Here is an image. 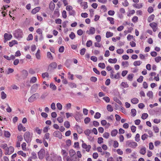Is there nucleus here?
<instances>
[{"label": "nucleus", "instance_id": "c9c22d12", "mask_svg": "<svg viewBox=\"0 0 161 161\" xmlns=\"http://www.w3.org/2000/svg\"><path fill=\"white\" fill-rule=\"evenodd\" d=\"M84 133L86 136H89L91 133V131L89 129H87L85 130Z\"/></svg>", "mask_w": 161, "mask_h": 161}, {"label": "nucleus", "instance_id": "4be33fe9", "mask_svg": "<svg viewBox=\"0 0 161 161\" xmlns=\"http://www.w3.org/2000/svg\"><path fill=\"white\" fill-rule=\"evenodd\" d=\"M140 153L142 155H144L146 153V148L145 147H142L140 150Z\"/></svg>", "mask_w": 161, "mask_h": 161}, {"label": "nucleus", "instance_id": "5701e85b", "mask_svg": "<svg viewBox=\"0 0 161 161\" xmlns=\"http://www.w3.org/2000/svg\"><path fill=\"white\" fill-rule=\"evenodd\" d=\"M131 102L133 104H136L138 103L139 100L137 98H134L131 100Z\"/></svg>", "mask_w": 161, "mask_h": 161}, {"label": "nucleus", "instance_id": "9b49d317", "mask_svg": "<svg viewBox=\"0 0 161 161\" xmlns=\"http://www.w3.org/2000/svg\"><path fill=\"white\" fill-rule=\"evenodd\" d=\"M95 29L94 27H91L89 31H87L86 32L88 35H93L95 33Z\"/></svg>", "mask_w": 161, "mask_h": 161}, {"label": "nucleus", "instance_id": "2f4dec72", "mask_svg": "<svg viewBox=\"0 0 161 161\" xmlns=\"http://www.w3.org/2000/svg\"><path fill=\"white\" fill-rule=\"evenodd\" d=\"M47 57L50 59L52 60L53 59V57L51 53L50 52H47Z\"/></svg>", "mask_w": 161, "mask_h": 161}, {"label": "nucleus", "instance_id": "c03bdc74", "mask_svg": "<svg viewBox=\"0 0 161 161\" xmlns=\"http://www.w3.org/2000/svg\"><path fill=\"white\" fill-rule=\"evenodd\" d=\"M54 14L57 17L59 15V13L58 9H56L54 11Z\"/></svg>", "mask_w": 161, "mask_h": 161}, {"label": "nucleus", "instance_id": "6e6552de", "mask_svg": "<svg viewBox=\"0 0 161 161\" xmlns=\"http://www.w3.org/2000/svg\"><path fill=\"white\" fill-rule=\"evenodd\" d=\"M53 135L55 137H58L59 139L62 138V135L59 131L57 130L54 131Z\"/></svg>", "mask_w": 161, "mask_h": 161}, {"label": "nucleus", "instance_id": "dca6fc26", "mask_svg": "<svg viewBox=\"0 0 161 161\" xmlns=\"http://www.w3.org/2000/svg\"><path fill=\"white\" fill-rule=\"evenodd\" d=\"M55 7V4L53 2H51L49 5V8L52 11H53Z\"/></svg>", "mask_w": 161, "mask_h": 161}, {"label": "nucleus", "instance_id": "aec40b11", "mask_svg": "<svg viewBox=\"0 0 161 161\" xmlns=\"http://www.w3.org/2000/svg\"><path fill=\"white\" fill-rule=\"evenodd\" d=\"M18 44V42H17V41L15 40H14L12 41L11 42H9V46L10 47H12L14 45L16 44Z\"/></svg>", "mask_w": 161, "mask_h": 161}, {"label": "nucleus", "instance_id": "ddd939ff", "mask_svg": "<svg viewBox=\"0 0 161 161\" xmlns=\"http://www.w3.org/2000/svg\"><path fill=\"white\" fill-rule=\"evenodd\" d=\"M4 38L6 39V40H9L12 38V36L11 34H8L7 33H5L4 35Z\"/></svg>", "mask_w": 161, "mask_h": 161}, {"label": "nucleus", "instance_id": "72a5a7b5", "mask_svg": "<svg viewBox=\"0 0 161 161\" xmlns=\"http://www.w3.org/2000/svg\"><path fill=\"white\" fill-rule=\"evenodd\" d=\"M134 76V75L133 74H130L129 75L127 76V79L130 81H131Z\"/></svg>", "mask_w": 161, "mask_h": 161}, {"label": "nucleus", "instance_id": "79ce46f5", "mask_svg": "<svg viewBox=\"0 0 161 161\" xmlns=\"http://www.w3.org/2000/svg\"><path fill=\"white\" fill-rule=\"evenodd\" d=\"M129 65L128 61L123 62L122 63V65L124 67H127Z\"/></svg>", "mask_w": 161, "mask_h": 161}, {"label": "nucleus", "instance_id": "393cba45", "mask_svg": "<svg viewBox=\"0 0 161 161\" xmlns=\"http://www.w3.org/2000/svg\"><path fill=\"white\" fill-rule=\"evenodd\" d=\"M80 5L81 6L83 7L84 9H85L88 8L87 3L86 2H83Z\"/></svg>", "mask_w": 161, "mask_h": 161}, {"label": "nucleus", "instance_id": "6ab92c4d", "mask_svg": "<svg viewBox=\"0 0 161 161\" xmlns=\"http://www.w3.org/2000/svg\"><path fill=\"white\" fill-rule=\"evenodd\" d=\"M40 9V7H36L34 9H33L31 11V13L33 14H35L37 12H38Z\"/></svg>", "mask_w": 161, "mask_h": 161}, {"label": "nucleus", "instance_id": "7c9ffc66", "mask_svg": "<svg viewBox=\"0 0 161 161\" xmlns=\"http://www.w3.org/2000/svg\"><path fill=\"white\" fill-rule=\"evenodd\" d=\"M37 80V79L35 77H32L30 80V83H34L36 82Z\"/></svg>", "mask_w": 161, "mask_h": 161}, {"label": "nucleus", "instance_id": "09e8293b", "mask_svg": "<svg viewBox=\"0 0 161 161\" xmlns=\"http://www.w3.org/2000/svg\"><path fill=\"white\" fill-rule=\"evenodd\" d=\"M1 147L5 150V152L7 150L8 147H7V144H4L2 145Z\"/></svg>", "mask_w": 161, "mask_h": 161}, {"label": "nucleus", "instance_id": "de8ad7c7", "mask_svg": "<svg viewBox=\"0 0 161 161\" xmlns=\"http://www.w3.org/2000/svg\"><path fill=\"white\" fill-rule=\"evenodd\" d=\"M18 154L21 155L24 157H25L26 156V154L25 153H23L22 151H19L17 152Z\"/></svg>", "mask_w": 161, "mask_h": 161}, {"label": "nucleus", "instance_id": "0eeeda50", "mask_svg": "<svg viewBox=\"0 0 161 161\" xmlns=\"http://www.w3.org/2000/svg\"><path fill=\"white\" fill-rule=\"evenodd\" d=\"M38 97V95L37 94H35L29 98L28 101L30 103H32Z\"/></svg>", "mask_w": 161, "mask_h": 161}, {"label": "nucleus", "instance_id": "cd10ccee", "mask_svg": "<svg viewBox=\"0 0 161 161\" xmlns=\"http://www.w3.org/2000/svg\"><path fill=\"white\" fill-rule=\"evenodd\" d=\"M147 95L149 98H151L153 97V93L152 91H149L147 93Z\"/></svg>", "mask_w": 161, "mask_h": 161}, {"label": "nucleus", "instance_id": "b1692460", "mask_svg": "<svg viewBox=\"0 0 161 161\" xmlns=\"http://www.w3.org/2000/svg\"><path fill=\"white\" fill-rule=\"evenodd\" d=\"M155 15L154 14H152L149 16L148 19V21L149 22H150L153 21Z\"/></svg>", "mask_w": 161, "mask_h": 161}, {"label": "nucleus", "instance_id": "69168bd1", "mask_svg": "<svg viewBox=\"0 0 161 161\" xmlns=\"http://www.w3.org/2000/svg\"><path fill=\"white\" fill-rule=\"evenodd\" d=\"M138 20V17L137 16H134L132 19V21L134 23H136L137 22Z\"/></svg>", "mask_w": 161, "mask_h": 161}, {"label": "nucleus", "instance_id": "412c9836", "mask_svg": "<svg viewBox=\"0 0 161 161\" xmlns=\"http://www.w3.org/2000/svg\"><path fill=\"white\" fill-rule=\"evenodd\" d=\"M49 66L51 68L56 69L57 67V64L55 62H53L49 64Z\"/></svg>", "mask_w": 161, "mask_h": 161}, {"label": "nucleus", "instance_id": "a18cd8bd", "mask_svg": "<svg viewBox=\"0 0 161 161\" xmlns=\"http://www.w3.org/2000/svg\"><path fill=\"white\" fill-rule=\"evenodd\" d=\"M92 42L91 40H89L87 42L86 45L87 47H89L92 46Z\"/></svg>", "mask_w": 161, "mask_h": 161}, {"label": "nucleus", "instance_id": "f8f14e48", "mask_svg": "<svg viewBox=\"0 0 161 161\" xmlns=\"http://www.w3.org/2000/svg\"><path fill=\"white\" fill-rule=\"evenodd\" d=\"M39 85L37 84H35L31 87V90L33 92H36L38 89Z\"/></svg>", "mask_w": 161, "mask_h": 161}, {"label": "nucleus", "instance_id": "49530a36", "mask_svg": "<svg viewBox=\"0 0 161 161\" xmlns=\"http://www.w3.org/2000/svg\"><path fill=\"white\" fill-rule=\"evenodd\" d=\"M57 108L60 110H61L62 109V104L60 103H58L57 104Z\"/></svg>", "mask_w": 161, "mask_h": 161}, {"label": "nucleus", "instance_id": "bf43d9fd", "mask_svg": "<svg viewBox=\"0 0 161 161\" xmlns=\"http://www.w3.org/2000/svg\"><path fill=\"white\" fill-rule=\"evenodd\" d=\"M26 144L25 142H23L21 145L22 148L23 150L25 151L26 150Z\"/></svg>", "mask_w": 161, "mask_h": 161}, {"label": "nucleus", "instance_id": "13d9d810", "mask_svg": "<svg viewBox=\"0 0 161 161\" xmlns=\"http://www.w3.org/2000/svg\"><path fill=\"white\" fill-rule=\"evenodd\" d=\"M4 135L6 137L8 138L10 136V134L9 132L5 131Z\"/></svg>", "mask_w": 161, "mask_h": 161}, {"label": "nucleus", "instance_id": "774afa93", "mask_svg": "<svg viewBox=\"0 0 161 161\" xmlns=\"http://www.w3.org/2000/svg\"><path fill=\"white\" fill-rule=\"evenodd\" d=\"M93 125L95 127H97L99 125V124L97 121H94L93 122Z\"/></svg>", "mask_w": 161, "mask_h": 161}, {"label": "nucleus", "instance_id": "6e6d98bb", "mask_svg": "<svg viewBox=\"0 0 161 161\" xmlns=\"http://www.w3.org/2000/svg\"><path fill=\"white\" fill-rule=\"evenodd\" d=\"M148 116V115L147 113H143L142 114V118L143 119H146Z\"/></svg>", "mask_w": 161, "mask_h": 161}, {"label": "nucleus", "instance_id": "2eb2a0df", "mask_svg": "<svg viewBox=\"0 0 161 161\" xmlns=\"http://www.w3.org/2000/svg\"><path fill=\"white\" fill-rule=\"evenodd\" d=\"M69 154L70 156L72 158L75 155H76V153L75 151L73 149H71L69 150Z\"/></svg>", "mask_w": 161, "mask_h": 161}, {"label": "nucleus", "instance_id": "bb28decb", "mask_svg": "<svg viewBox=\"0 0 161 161\" xmlns=\"http://www.w3.org/2000/svg\"><path fill=\"white\" fill-rule=\"evenodd\" d=\"M120 86L123 88L128 87L129 85L127 82H122L120 84Z\"/></svg>", "mask_w": 161, "mask_h": 161}, {"label": "nucleus", "instance_id": "f704fd0d", "mask_svg": "<svg viewBox=\"0 0 161 161\" xmlns=\"http://www.w3.org/2000/svg\"><path fill=\"white\" fill-rule=\"evenodd\" d=\"M64 125L65 127L67 128H69L70 126L69 122L67 121H65L64 122Z\"/></svg>", "mask_w": 161, "mask_h": 161}, {"label": "nucleus", "instance_id": "7ed1b4c3", "mask_svg": "<svg viewBox=\"0 0 161 161\" xmlns=\"http://www.w3.org/2000/svg\"><path fill=\"white\" fill-rule=\"evenodd\" d=\"M126 145L132 148H135L137 146V143L132 141H128L126 142Z\"/></svg>", "mask_w": 161, "mask_h": 161}, {"label": "nucleus", "instance_id": "f03ea898", "mask_svg": "<svg viewBox=\"0 0 161 161\" xmlns=\"http://www.w3.org/2000/svg\"><path fill=\"white\" fill-rule=\"evenodd\" d=\"M50 157L52 161H61L62 160L61 156L57 155L53 153L51 154Z\"/></svg>", "mask_w": 161, "mask_h": 161}, {"label": "nucleus", "instance_id": "20e7f679", "mask_svg": "<svg viewBox=\"0 0 161 161\" xmlns=\"http://www.w3.org/2000/svg\"><path fill=\"white\" fill-rule=\"evenodd\" d=\"M114 70H111L110 72V77L111 79H118L120 77V74L117 73L116 74L114 75Z\"/></svg>", "mask_w": 161, "mask_h": 161}, {"label": "nucleus", "instance_id": "4d7b16f0", "mask_svg": "<svg viewBox=\"0 0 161 161\" xmlns=\"http://www.w3.org/2000/svg\"><path fill=\"white\" fill-rule=\"evenodd\" d=\"M91 119L89 117H86L84 119V122L85 124H88L90 121Z\"/></svg>", "mask_w": 161, "mask_h": 161}, {"label": "nucleus", "instance_id": "e2e57ef3", "mask_svg": "<svg viewBox=\"0 0 161 161\" xmlns=\"http://www.w3.org/2000/svg\"><path fill=\"white\" fill-rule=\"evenodd\" d=\"M95 39L97 42H100L101 40V37L100 35H97L95 37Z\"/></svg>", "mask_w": 161, "mask_h": 161}, {"label": "nucleus", "instance_id": "338daca9", "mask_svg": "<svg viewBox=\"0 0 161 161\" xmlns=\"http://www.w3.org/2000/svg\"><path fill=\"white\" fill-rule=\"evenodd\" d=\"M103 138L101 137L98 138L97 140V142L98 143L101 144V143H103Z\"/></svg>", "mask_w": 161, "mask_h": 161}, {"label": "nucleus", "instance_id": "0e129e2a", "mask_svg": "<svg viewBox=\"0 0 161 161\" xmlns=\"http://www.w3.org/2000/svg\"><path fill=\"white\" fill-rule=\"evenodd\" d=\"M136 110L135 109H132L131 110V113L132 114V115L133 116H135L136 114Z\"/></svg>", "mask_w": 161, "mask_h": 161}, {"label": "nucleus", "instance_id": "864d4df0", "mask_svg": "<svg viewBox=\"0 0 161 161\" xmlns=\"http://www.w3.org/2000/svg\"><path fill=\"white\" fill-rule=\"evenodd\" d=\"M148 135L146 134H144L141 137L142 139V140H145L147 138Z\"/></svg>", "mask_w": 161, "mask_h": 161}, {"label": "nucleus", "instance_id": "37998d69", "mask_svg": "<svg viewBox=\"0 0 161 161\" xmlns=\"http://www.w3.org/2000/svg\"><path fill=\"white\" fill-rule=\"evenodd\" d=\"M69 37L72 40L74 39L75 37V33L73 32H71L69 35Z\"/></svg>", "mask_w": 161, "mask_h": 161}, {"label": "nucleus", "instance_id": "f257e3e1", "mask_svg": "<svg viewBox=\"0 0 161 161\" xmlns=\"http://www.w3.org/2000/svg\"><path fill=\"white\" fill-rule=\"evenodd\" d=\"M32 135H31L29 131L25 132L24 135L25 140L27 143H30L31 141Z\"/></svg>", "mask_w": 161, "mask_h": 161}, {"label": "nucleus", "instance_id": "ea45409f", "mask_svg": "<svg viewBox=\"0 0 161 161\" xmlns=\"http://www.w3.org/2000/svg\"><path fill=\"white\" fill-rule=\"evenodd\" d=\"M142 62L140 61H135L133 63V65L135 66H139L141 64Z\"/></svg>", "mask_w": 161, "mask_h": 161}, {"label": "nucleus", "instance_id": "4c0bfd02", "mask_svg": "<svg viewBox=\"0 0 161 161\" xmlns=\"http://www.w3.org/2000/svg\"><path fill=\"white\" fill-rule=\"evenodd\" d=\"M109 136V133L107 132H105L103 135V137L106 139L108 138Z\"/></svg>", "mask_w": 161, "mask_h": 161}, {"label": "nucleus", "instance_id": "a878e982", "mask_svg": "<svg viewBox=\"0 0 161 161\" xmlns=\"http://www.w3.org/2000/svg\"><path fill=\"white\" fill-rule=\"evenodd\" d=\"M117 61V59L116 58H109L108 60V62L110 63H115Z\"/></svg>", "mask_w": 161, "mask_h": 161}, {"label": "nucleus", "instance_id": "f3484780", "mask_svg": "<svg viewBox=\"0 0 161 161\" xmlns=\"http://www.w3.org/2000/svg\"><path fill=\"white\" fill-rule=\"evenodd\" d=\"M118 133V131L117 130L114 129L111 131V135L112 136H115Z\"/></svg>", "mask_w": 161, "mask_h": 161}, {"label": "nucleus", "instance_id": "680f3d73", "mask_svg": "<svg viewBox=\"0 0 161 161\" xmlns=\"http://www.w3.org/2000/svg\"><path fill=\"white\" fill-rule=\"evenodd\" d=\"M86 49L85 48H83L81 49L80 50V53L81 55H84L86 52Z\"/></svg>", "mask_w": 161, "mask_h": 161}, {"label": "nucleus", "instance_id": "58836bf2", "mask_svg": "<svg viewBox=\"0 0 161 161\" xmlns=\"http://www.w3.org/2000/svg\"><path fill=\"white\" fill-rule=\"evenodd\" d=\"M36 132L38 134H40L42 133V130L39 129L38 127H36L35 129Z\"/></svg>", "mask_w": 161, "mask_h": 161}, {"label": "nucleus", "instance_id": "1a4fd4ad", "mask_svg": "<svg viewBox=\"0 0 161 161\" xmlns=\"http://www.w3.org/2000/svg\"><path fill=\"white\" fill-rule=\"evenodd\" d=\"M82 147L88 152H89L90 151V149L91 148V146L90 145H88L85 143H82Z\"/></svg>", "mask_w": 161, "mask_h": 161}, {"label": "nucleus", "instance_id": "9d476101", "mask_svg": "<svg viewBox=\"0 0 161 161\" xmlns=\"http://www.w3.org/2000/svg\"><path fill=\"white\" fill-rule=\"evenodd\" d=\"M14 148L13 147L10 146V147L8 148L7 150L6 151V152H5V154L6 155L11 154L14 152Z\"/></svg>", "mask_w": 161, "mask_h": 161}, {"label": "nucleus", "instance_id": "e433bc0d", "mask_svg": "<svg viewBox=\"0 0 161 161\" xmlns=\"http://www.w3.org/2000/svg\"><path fill=\"white\" fill-rule=\"evenodd\" d=\"M22 73L24 77H26L28 76V72L27 70H24L22 71Z\"/></svg>", "mask_w": 161, "mask_h": 161}, {"label": "nucleus", "instance_id": "a19ab883", "mask_svg": "<svg viewBox=\"0 0 161 161\" xmlns=\"http://www.w3.org/2000/svg\"><path fill=\"white\" fill-rule=\"evenodd\" d=\"M7 97V95L3 91L1 93V97L3 99H5Z\"/></svg>", "mask_w": 161, "mask_h": 161}, {"label": "nucleus", "instance_id": "a211bd4d", "mask_svg": "<svg viewBox=\"0 0 161 161\" xmlns=\"http://www.w3.org/2000/svg\"><path fill=\"white\" fill-rule=\"evenodd\" d=\"M106 119L109 122L112 121L114 119V116L113 115H111L109 116H108L106 117Z\"/></svg>", "mask_w": 161, "mask_h": 161}, {"label": "nucleus", "instance_id": "c756f323", "mask_svg": "<svg viewBox=\"0 0 161 161\" xmlns=\"http://www.w3.org/2000/svg\"><path fill=\"white\" fill-rule=\"evenodd\" d=\"M107 109L108 111L109 112H112L113 110V108H112L111 105L110 104H108L107 106Z\"/></svg>", "mask_w": 161, "mask_h": 161}, {"label": "nucleus", "instance_id": "c85d7f7f", "mask_svg": "<svg viewBox=\"0 0 161 161\" xmlns=\"http://www.w3.org/2000/svg\"><path fill=\"white\" fill-rule=\"evenodd\" d=\"M107 19L108 21H109L110 24H114V19L112 17H108L107 18Z\"/></svg>", "mask_w": 161, "mask_h": 161}, {"label": "nucleus", "instance_id": "473e14b6", "mask_svg": "<svg viewBox=\"0 0 161 161\" xmlns=\"http://www.w3.org/2000/svg\"><path fill=\"white\" fill-rule=\"evenodd\" d=\"M113 33L109 31H107L106 33V37L107 38L113 36Z\"/></svg>", "mask_w": 161, "mask_h": 161}, {"label": "nucleus", "instance_id": "8fccbe9b", "mask_svg": "<svg viewBox=\"0 0 161 161\" xmlns=\"http://www.w3.org/2000/svg\"><path fill=\"white\" fill-rule=\"evenodd\" d=\"M98 67L101 68L102 69L105 68V65L104 63H100L98 64Z\"/></svg>", "mask_w": 161, "mask_h": 161}, {"label": "nucleus", "instance_id": "603ef678", "mask_svg": "<svg viewBox=\"0 0 161 161\" xmlns=\"http://www.w3.org/2000/svg\"><path fill=\"white\" fill-rule=\"evenodd\" d=\"M72 158V160L73 161H80V159L78 157H77L76 155L74 156Z\"/></svg>", "mask_w": 161, "mask_h": 161}, {"label": "nucleus", "instance_id": "39448f33", "mask_svg": "<svg viewBox=\"0 0 161 161\" xmlns=\"http://www.w3.org/2000/svg\"><path fill=\"white\" fill-rule=\"evenodd\" d=\"M149 25L152 28L153 32H155L158 29V24L157 23L153 22L150 23Z\"/></svg>", "mask_w": 161, "mask_h": 161}, {"label": "nucleus", "instance_id": "5fc2aeb1", "mask_svg": "<svg viewBox=\"0 0 161 161\" xmlns=\"http://www.w3.org/2000/svg\"><path fill=\"white\" fill-rule=\"evenodd\" d=\"M101 114L99 112H96L94 115V118L96 119H99L101 117Z\"/></svg>", "mask_w": 161, "mask_h": 161}, {"label": "nucleus", "instance_id": "052dcab7", "mask_svg": "<svg viewBox=\"0 0 161 161\" xmlns=\"http://www.w3.org/2000/svg\"><path fill=\"white\" fill-rule=\"evenodd\" d=\"M135 140L137 142H138L140 141V135L139 134L137 133L136 135Z\"/></svg>", "mask_w": 161, "mask_h": 161}, {"label": "nucleus", "instance_id": "4468645a", "mask_svg": "<svg viewBox=\"0 0 161 161\" xmlns=\"http://www.w3.org/2000/svg\"><path fill=\"white\" fill-rule=\"evenodd\" d=\"M133 6L135 8L139 9L141 8L143 6V3H140L139 4H134L133 5Z\"/></svg>", "mask_w": 161, "mask_h": 161}, {"label": "nucleus", "instance_id": "3c124183", "mask_svg": "<svg viewBox=\"0 0 161 161\" xmlns=\"http://www.w3.org/2000/svg\"><path fill=\"white\" fill-rule=\"evenodd\" d=\"M50 87L53 90H55L57 89V87L53 83H51L50 85Z\"/></svg>", "mask_w": 161, "mask_h": 161}, {"label": "nucleus", "instance_id": "423d86ee", "mask_svg": "<svg viewBox=\"0 0 161 161\" xmlns=\"http://www.w3.org/2000/svg\"><path fill=\"white\" fill-rule=\"evenodd\" d=\"M45 154V150L44 149H41L38 153L39 158L40 159H42L44 158Z\"/></svg>", "mask_w": 161, "mask_h": 161}]
</instances>
